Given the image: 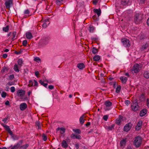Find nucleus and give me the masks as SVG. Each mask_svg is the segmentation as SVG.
<instances>
[{
	"instance_id": "nucleus-58",
	"label": "nucleus",
	"mask_w": 149,
	"mask_h": 149,
	"mask_svg": "<svg viewBox=\"0 0 149 149\" xmlns=\"http://www.w3.org/2000/svg\"><path fill=\"white\" fill-rule=\"evenodd\" d=\"M47 26V23H43L42 25V27L43 28H45Z\"/></svg>"
},
{
	"instance_id": "nucleus-30",
	"label": "nucleus",
	"mask_w": 149,
	"mask_h": 149,
	"mask_svg": "<svg viewBox=\"0 0 149 149\" xmlns=\"http://www.w3.org/2000/svg\"><path fill=\"white\" fill-rule=\"evenodd\" d=\"M40 83L41 84V85H42L46 88H47V83H44V81H42V80H40L39 81Z\"/></svg>"
},
{
	"instance_id": "nucleus-11",
	"label": "nucleus",
	"mask_w": 149,
	"mask_h": 149,
	"mask_svg": "<svg viewBox=\"0 0 149 149\" xmlns=\"http://www.w3.org/2000/svg\"><path fill=\"white\" fill-rule=\"evenodd\" d=\"M27 107V104L25 103H23L21 104L19 107L21 111L24 110Z\"/></svg>"
},
{
	"instance_id": "nucleus-45",
	"label": "nucleus",
	"mask_w": 149,
	"mask_h": 149,
	"mask_svg": "<svg viewBox=\"0 0 149 149\" xmlns=\"http://www.w3.org/2000/svg\"><path fill=\"white\" fill-rule=\"evenodd\" d=\"M108 116L107 115H104L103 117V119L107 121L108 118Z\"/></svg>"
},
{
	"instance_id": "nucleus-27",
	"label": "nucleus",
	"mask_w": 149,
	"mask_h": 149,
	"mask_svg": "<svg viewBox=\"0 0 149 149\" xmlns=\"http://www.w3.org/2000/svg\"><path fill=\"white\" fill-rule=\"evenodd\" d=\"M29 145L27 144L23 146H21V147L19 149H26L29 147Z\"/></svg>"
},
{
	"instance_id": "nucleus-46",
	"label": "nucleus",
	"mask_w": 149,
	"mask_h": 149,
	"mask_svg": "<svg viewBox=\"0 0 149 149\" xmlns=\"http://www.w3.org/2000/svg\"><path fill=\"white\" fill-rule=\"evenodd\" d=\"M139 37L140 40H142L144 39V36L143 35L140 34L139 36Z\"/></svg>"
},
{
	"instance_id": "nucleus-1",
	"label": "nucleus",
	"mask_w": 149,
	"mask_h": 149,
	"mask_svg": "<svg viewBox=\"0 0 149 149\" xmlns=\"http://www.w3.org/2000/svg\"><path fill=\"white\" fill-rule=\"evenodd\" d=\"M143 18V15L140 13H136L134 17V22L136 24H140Z\"/></svg>"
},
{
	"instance_id": "nucleus-63",
	"label": "nucleus",
	"mask_w": 149,
	"mask_h": 149,
	"mask_svg": "<svg viewBox=\"0 0 149 149\" xmlns=\"http://www.w3.org/2000/svg\"><path fill=\"white\" fill-rule=\"evenodd\" d=\"M6 128V130L8 131V132L10 130V129L9 127V126H7L6 127H5Z\"/></svg>"
},
{
	"instance_id": "nucleus-10",
	"label": "nucleus",
	"mask_w": 149,
	"mask_h": 149,
	"mask_svg": "<svg viewBox=\"0 0 149 149\" xmlns=\"http://www.w3.org/2000/svg\"><path fill=\"white\" fill-rule=\"evenodd\" d=\"M142 120H140L137 124V125L136 127V130L137 131H139L142 128Z\"/></svg>"
},
{
	"instance_id": "nucleus-52",
	"label": "nucleus",
	"mask_w": 149,
	"mask_h": 149,
	"mask_svg": "<svg viewBox=\"0 0 149 149\" xmlns=\"http://www.w3.org/2000/svg\"><path fill=\"white\" fill-rule=\"evenodd\" d=\"M34 60L36 62H38L39 61H40V58L38 57H36L34 58Z\"/></svg>"
},
{
	"instance_id": "nucleus-61",
	"label": "nucleus",
	"mask_w": 149,
	"mask_h": 149,
	"mask_svg": "<svg viewBox=\"0 0 149 149\" xmlns=\"http://www.w3.org/2000/svg\"><path fill=\"white\" fill-rule=\"evenodd\" d=\"M8 132L11 135V136H12L13 135V133L10 130L8 131Z\"/></svg>"
},
{
	"instance_id": "nucleus-12",
	"label": "nucleus",
	"mask_w": 149,
	"mask_h": 149,
	"mask_svg": "<svg viewBox=\"0 0 149 149\" xmlns=\"http://www.w3.org/2000/svg\"><path fill=\"white\" fill-rule=\"evenodd\" d=\"M147 113V110L146 109H144L142 110L139 113V115L141 116H145Z\"/></svg>"
},
{
	"instance_id": "nucleus-17",
	"label": "nucleus",
	"mask_w": 149,
	"mask_h": 149,
	"mask_svg": "<svg viewBox=\"0 0 149 149\" xmlns=\"http://www.w3.org/2000/svg\"><path fill=\"white\" fill-rule=\"evenodd\" d=\"M131 129L130 125L129 124H127L124 126V130L125 131L128 132Z\"/></svg>"
},
{
	"instance_id": "nucleus-41",
	"label": "nucleus",
	"mask_w": 149,
	"mask_h": 149,
	"mask_svg": "<svg viewBox=\"0 0 149 149\" xmlns=\"http://www.w3.org/2000/svg\"><path fill=\"white\" fill-rule=\"evenodd\" d=\"M42 137L43 138V140L44 141H45L47 139V136L44 134H43L42 135Z\"/></svg>"
},
{
	"instance_id": "nucleus-64",
	"label": "nucleus",
	"mask_w": 149,
	"mask_h": 149,
	"mask_svg": "<svg viewBox=\"0 0 149 149\" xmlns=\"http://www.w3.org/2000/svg\"><path fill=\"white\" fill-rule=\"evenodd\" d=\"M147 106L148 107H149V100L148 99H147Z\"/></svg>"
},
{
	"instance_id": "nucleus-36",
	"label": "nucleus",
	"mask_w": 149,
	"mask_h": 149,
	"mask_svg": "<svg viewBox=\"0 0 149 149\" xmlns=\"http://www.w3.org/2000/svg\"><path fill=\"white\" fill-rule=\"evenodd\" d=\"M89 31L91 32H93L94 31L95 28L94 27H93L92 25H90L89 26Z\"/></svg>"
},
{
	"instance_id": "nucleus-2",
	"label": "nucleus",
	"mask_w": 149,
	"mask_h": 149,
	"mask_svg": "<svg viewBox=\"0 0 149 149\" xmlns=\"http://www.w3.org/2000/svg\"><path fill=\"white\" fill-rule=\"evenodd\" d=\"M142 138L141 136H137L135 137L134 141V145L136 148H138L141 144Z\"/></svg>"
},
{
	"instance_id": "nucleus-7",
	"label": "nucleus",
	"mask_w": 149,
	"mask_h": 149,
	"mask_svg": "<svg viewBox=\"0 0 149 149\" xmlns=\"http://www.w3.org/2000/svg\"><path fill=\"white\" fill-rule=\"evenodd\" d=\"M23 142V140H20L19 142H17L15 145H14L13 146L11 147L10 149H17L18 148H20Z\"/></svg>"
},
{
	"instance_id": "nucleus-3",
	"label": "nucleus",
	"mask_w": 149,
	"mask_h": 149,
	"mask_svg": "<svg viewBox=\"0 0 149 149\" xmlns=\"http://www.w3.org/2000/svg\"><path fill=\"white\" fill-rule=\"evenodd\" d=\"M132 104L131 105V107L132 110L134 111H136L139 110V106L137 101L133 100L132 101Z\"/></svg>"
},
{
	"instance_id": "nucleus-18",
	"label": "nucleus",
	"mask_w": 149,
	"mask_h": 149,
	"mask_svg": "<svg viewBox=\"0 0 149 149\" xmlns=\"http://www.w3.org/2000/svg\"><path fill=\"white\" fill-rule=\"evenodd\" d=\"M93 11L95 13L97 14L98 17L100 15L101 12L100 9L99 8V9H97L95 8L93 10Z\"/></svg>"
},
{
	"instance_id": "nucleus-34",
	"label": "nucleus",
	"mask_w": 149,
	"mask_h": 149,
	"mask_svg": "<svg viewBox=\"0 0 149 149\" xmlns=\"http://www.w3.org/2000/svg\"><path fill=\"white\" fill-rule=\"evenodd\" d=\"M14 70L16 72H19V70L18 69V66L17 65L15 64L14 67Z\"/></svg>"
},
{
	"instance_id": "nucleus-39",
	"label": "nucleus",
	"mask_w": 149,
	"mask_h": 149,
	"mask_svg": "<svg viewBox=\"0 0 149 149\" xmlns=\"http://www.w3.org/2000/svg\"><path fill=\"white\" fill-rule=\"evenodd\" d=\"M121 87L120 86H118L116 89V93H118L120 92V91L121 90Z\"/></svg>"
},
{
	"instance_id": "nucleus-28",
	"label": "nucleus",
	"mask_w": 149,
	"mask_h": 149,
	"mask_svg": "<svg viewBox=\"0 0 149 149\" xmlns=\"http://www.w3.org/2000/svg\"><path fill=\"white\" fill-rule=\"evenodd\" d=\"M93 59L95 61H98L100 59V57L99 55H95Z\"/></svg>"
},
{
	"instance_id": "nucleus-5",
	"label": "nucleus",
	"mask_w": 149,
	"mask_h": 149,
	"mask_svg": "<svg viewBox=\"0 0 149 149\" xmlns=\"http://www.w3.org/2000/svg\"><path fill=\"white\" fill-rule=\"evenodd\" d=\"M4 3L6 8L8 9H10L11 6L13 5V0H6Z\"/></svg>"
},
{
	"instance_id": "nucleus-37",
	"label": "nucleus",
	"mask_w": 149,
	"mask_h": 149,
	"mask_svg": "<svg viewBox=\"0 0 149 149\" xmlns=\"http://www.w3.org/2000/svg\"><path fill=\"white\" fill-rule=\"evenodd\" d=\"M9 29V26L7 25L6 27H4L3 28V30L5 32H7L8 31Z\"/></svg>"
},
{
	"instance_id": "nucleus-50",
	"label": "nucleus",
	"mask_w": 149,
	"mask_h": 149,
	"mask_svg": "<svg viewBox=\"0 0 149 149\" xmlns=\"http://www.w3.org/2000/svg\"><path fill=\"white\" fill-rule=\"evenodd\" d=\"M75 139H81V136L79 135H76V136H75Z\"/></svg>"
},
{
	"instance_id": "nucleus-8",
	"label": "nucleus",
	"mask_w": 149,
	"mask_h": 149,
	"mask_svg": "<svg viewBox=\"0 0 149 149\" xmlns=\"http://www.w3.org/2000/svg\"><path fill=\"white\" fill-rule=\"evenodd\" d=\"M104 105L106 106L107 108L105 109V110H109L110 109L108 108L111 107L112 105V103L109 101H106L104 102Z\"/></svg>"
},
{
	"instance_id": "nucleus-54",
	"label": "nucleus",
	"mask_w": 149,
	"mask_h": 149,
	"mask_svg": "<svg viewBox=\"0 0 149 149\" xmlns=\"http://www.w3.org/2000/svg\"><path fill=\"white\" fill-rule=\"evenodd\" d=\"M14 78V75L13 74H12V75H10L9 76V79H10L11 80H12V79H13Z\"/></svg>"
},
{
	"instance_id": "nucleus-21",
	"label": "nucleus",
	"mask_w": 149,
	"mask_h": 149,
	"mask_svg": "<svg viewBox=\"0 0 149 149\" xmlns=\"http://www.w3.org/2000/svg\"><path fill=\"white\" fill-rule=\"evenodd\" d=\"M126 138L123 139L120 142V145L122 146L125 145L126 142Z\"/></svg>"
},
{
	"instance_id": "nucleus-42",
	"label": "nucleus",
	"mask_w": 149,
	"mask_h": 149,
	"mask_svg": "<svg viewBox=\"0 0 149 149\" xmlns=\"http://www.w3.org/2000/svg\"><path fill=\"white\" fill-rule=\"evenodd\" d=\"M17 34V32L15 31H14L13 32V38H12V39H16V38H15V36Z\"/></svg>"
},
{
	"instance_id": "nucleus-59",
	"label": "nucleus",
	"mask_w": 149,
	"mask_h": 149,
	"mask_svg": "<svg viewBox=\"0 0 149 149\" xmlns=\"http://www.w3.org/2000/svg\"><path fill=\"white\" fill-rule=\"evenodd\" d=\"M5 104L6 105L8 106L10 105V102L8 100H7L5 102Z\"/></svg>"
},
{
	"instance_id": "nucleus-22",
	"label": "nucleus",
	"mask_w": 149,
	"mask_h": 149,
	"mask_svg": "<svg viewBox=\"0 0 149 149\" xmlns=\"http://www.w3.org/2000/svg\"><path fill=\"white\" fill-rule=\"evenodd\" d=\"M130 0H121V3L123 5H127L130 3Z\"/></svg>"
},
{
	"instance_id": "nucleus-16",
	"label": "nucleus",
	"mask_w": 149,
	"mask_h": 149,
	"mask_svg": "<svg viewBox=\"0 0 149 149\" xmlns=\"http://www.w3.org/2000/svg\"><path fill=\"white\" fill-rule=\"evenodd\" d=\"M120 79L123 84H125L127 82V78L124 76H122L120 78Z\"/></svg>"
},
{
	"instance_id": "nucleus-44",
	"label": "nucleus",
	"mask_w": 149,
	"mask_h": 149,
	"mask_svg": "<svg viewBox=\"0 0 149 149\" xmlns=\"http://www.w3.org/2000/svg\"><path fill=\"white\" fill-rule=\"evenodd\" d=\"M27 43V41L26 40H24L22 42L23 45L24 46H26Z\"/></svg>"
},
{
	"instance_id": "nucleus-31",
	"label": "nucleus",
	"mask_w": 149,
	"mask_h": 149,
	"mask_svg": "<svg viewBox=\"0 0 149 149\" xmlns=\"http://www.w3.org/2000/svg\"><path fill=\"white\" fill-rule=\"evenodd\" d=\"M11 137L14 140H17L19 138V136L14 134Z\"/></svg>"
},
{
	"instance_id": "nucleus-13",
	"label": "nucleus",
	"mask_w": 149,
	"mask_h": 149,
	"mask_svg": "<svg viewBox=\"0 0 149 149\" xmlns=\"http://www.w3.org/2000/svg\"><path fill=\"white\" fill-rule=\"evenodd\" d=\"M149 44L146 43L145 45H143L142 46V48H141V51H145L146 49L148 48V50L147 52H148L149 49Z\"/></svg>"
},
{
	"instance_id": "nucleus-53",
	"label": "nucleus",
	"mask_w": 149,
	"mask_h": 149,
	"mask_svg": "<svg viewBox=\"0 0 149 149\" xmlns=\"http://www.w3.org/2000/svg\"><path fill=\"white\" fill-rule=\"evenodd\" d=\"M10 90L12 93L14 92L15 91V88L14 86H12L10 88Z\"/></svg>"
},
{
	"instance_id": "nucleus-56",
	"label": "nucleus",
	"mask_w": 149,
	"mask_h": 149,
	"mask_svg": "<svg viewBox=\"0 0 149 149\" xmlns=\"http://www.w3.org/2000/svg\"><path fill=\"white\" fill-rule=\"evenodd\" d=\"M8 119V117H6L5 118H4L3 120L2 121L5 123H6L7 122V121Z\"/></svg>"
},
{
	"instance_id": "nucleus-43",
	"label": "nucleus",
	"mask_w": 149,
	"mask_h": 149,
	"mask_svg": "<svg viewBox=\"0 0 149 149\" xmlns=\"http://www.w3.org/2000/svg\"><path fill=\"white\" fill-rule=\"evenodd\" d=\"M33 85V82L32 80H30L29 81V84H28V86L29 87H31Z\"/></svg>"
},
{
	"instance_id": "nucleus-26",
	"label": "nucleus",
	"mask_w": 149,
	"mask_h": 149,
	"mask_svg": "<svg viewBox=\"0 0 149 149\" xmlns=\"http://www.w3.org/2000/svg\"><path fill=\"white\" fill-rule=\"evenodd\" d=\"M115 125L114 124H112L110 126L107 127V129L108 131L112 130L113 129H114V127Z\"/></svg>"
},
{
	"instance_id": "nucleus-48",
	"label": "nucleus",
	"mask_w": 149,
	"mask_h": 149,
	"mask_svg": "<svg viewBox=\"0 0 149 149\" xmlns=\"http://www.w3.org/2000/svg\"><path fill=\"white\" fill-rule=\"evenodd\" d=\"M125 103L127 105H128L130 103V102L128 100H125Z\"/></svg>"
},
{
	"instance_id": "nucleus-32",
	"label": "nucleus",
	"mask_w": 149,
	"mask_h": 149,
	"mask_svg": "<svg viewBox=\"0 0 149 149\" xmlns=\"http://www.w3.org/2000/svg\"><path fill=\"white\" fill-rule=\"evenodd\" d=\"M57 129L58 130H60L61 131L60 132V133L61 134H63L65 132V129L64 128H63V127H61V128L58 127V128Z\"/></svg>"
},
{
	"instance_id": "nucleus-47",
	"label": "nucleus",
	"mask_w": 149,
	"mask_h": 149,
	"mask_svg": "<svg viewBox=\"0 0 149 149\" xmlns=\"http://www.w3.org/2000/svg\"><path fill=\"white\" fill-rule=\"evenodd\" d=\"M74 146L76 148V149H78L79 148V144L78 143L76 142Z\"/></svg>"
},
{
	"instance_id": "nucleus-51",
	"label": "nucleus",
	"mask_w": 149,
	"mask_h": 149,
	"mask_svg": "<svg viewBox=\"0 0 149 149\" xmlns=\"http://www.w3.org/2000/svg\"><path fill=\"white\" fill-rule=\"evenodd\" d=\"M48 88L50 90H52L54 88V86L52 85H49Z\"/></svg>"
},
{
	"instance_id": "nucleus-9",
	"label": "nucleus",
	"mask_w": 149,
	"mask_h": 149,
	"mask_svg": "<svg viewBox=\"0 0 149 149\" xmlns=\"http://www.w3.org/2000/svg\"><path fill=\"white\" fill-rule=\"evenodd\" d=\"M25 94V91L22 89L19 90L17 93V95L18 96L20 97L23 96Z\"/></svg>"
},
{
	"instance_id": "nucleus-62",
	"label": "nucleus",
	"mask_w": 149,
	"mask_h": 149,
	"mask_svg": "<svg viewBox=\"0 0 149 149\" xmlns=\"http://www.w3.org/2000/svg\"><path fill=\"white\" fill-rule=\"evenodd\" d=\"M34 82H35V83H34V86H38V83L37 81L36 80H34Z\"/></svg>"
},
{
	"instance_id": "nucleus-38",
	"label": "nucleus",
	"mask_w": 149,
	"mask_h": 149,
	"mask_svg": "<svg viewBox=\"0 0 149 149\" xmlns=\"http://www.w3.org/2000/svg\"><path fill=\"white\" fill-rule=\"evenodd\" d=\"M72 130L78 134H80L81 133V131L79 129H73Z\"/></svg>"
},
{
	"instance_id": "nucleus-57",
	"label": "nucleus",
	"mask_w": 149,
	"mask_h": 149,
	"mask_svg": "<svg viewBox=\"0 0 149 149\" xmlns=\"http://www.w3.org/2000/svg\"><path fill=\"white\" fill-rule=\"evenodd\" d=\"M14 52L16 54H19L21 53L22 51H20L19 52H18L17 51H15Z\"/></svg>"
},
{
	"instance_id": "nucleus-23",
	"label": "nucleus",
	"mask_w": 149,
	"mask_h": 149,
	"mask_svg": "<svg viewBox=\"0 0 149 149\" xmlns=\"http://www.w3.org/2000/svg\"><path fill=\"white\" fill-rule=\"evenodd\" d=\"M85 117H86L85 114H83L80 118V123L81 124H83L84 122V118Z\"/></svg>"
},
{
	"instance_id": "nucleus-25",
	"label": "nucleus",
	"mask_w": 149,
	"mask_h": 149,
	"mask_svg": "<svg viewBox=\"0 0 149 149\" xmlns=\"http://www.w3.org/2000/svg\"><path fill=\"white\" fill-rule=\"evenodd\" d=\"M145 100V98L144 95L143 94H142L140 96L139 100L141 102L144 101Z\"/></svg>"
},
{
	"instance_id": "nucleus-29",
	"label": "nucleus",
	"mask_w": 149,
	"mask_h": 149,
	"mask_svg": "<svg viewBox=\"0 0 149 149\" xmlns=\"http://www.w3.org/2000/svg\"><path fill=\"white\" fill-rule=\"evenodd\" d=\"M144 77L146 79L149 78V72L148 71H145L144 73Z\"/></svg>"
},
{
	"instance_id": "nucleus-15",
	"label": "nucleus",
	"mask_w": 149,
	"mask_h": 149,
	"mask_svg": "<svg viewBox=\"0 0 149 149\" xmlns=\"http://www.w3.org/2000/svg\"><path fill=\"white\" fill-rule=\"evenodd\" d=\"M9 69V68H8L7 67L5 66H4L2 68L1 72V73L2 74L7 73Z\"/></svg>"
},
{
	"instance_id": "nucleus-49",
	"label": "nucleus",
	"mask_w": 149,
	"mask_h": 149,
	"mask_svg": "<svg viewBox=\"0 0 149 149\" xmlns=\"http://www.w3.org/2000/svg\"><path fill=\"white\" fill-rule=\"evenodd\" d=\"M30 12L28 9L26 10L24 12V14L25 15H28L30 13Z\"/></svg>"
},
{
	"instance_id": "nucleus-14",
	"label": "nucleus",
	"mask_w": 149,
	"mask_h": 149,
	"mask_svg": "<svg viewBox=\"0 0 149 149\" xmlns=\"http://www.w3.org/2000/svg\"><path fill=\"white\" fill-rule=\"evenodd\" d=\"M123 117L120 115L119 116L118 118H117L116 120V123L118 125H120L121 123V120Z\"/></svg>"
},
{
	"instance_id": "nucleus-4",
	"label": "nucleus",
	"mask_w": 149,
	"mask_h": 149,
	"mask_svg": "<svg viewBox=\"0 0 149 149\" xmlns=\"http://www.w3.org/2000/svg\"><path fill=\"white\" fill-rule=\"evenodd\" d=\"M142 67V65L140 64H136L133 68V70L135 73H138Z\"/></svg>"
},
{
	"instance_id": "nucleus-20",
	"label": "nucleus",
	"mask_w": 149,
	"mask_h": 149,
	"mask_svg": "<svg viewBox=\"0 0 149 149\" xmlns=\"http://www.w3.org/2000/svg\"><path fill=\"white\" fill-rule=\"evenodd\" d=\"M62 146L65 148H67L68 146V144L66 141L65 140H63L61 143Z\"/></svg>"
},
{
	"instance_id": "nucleus-55",
	"label": "nucleus",
	"mask_w": 149,
	"mask_h": 149,
	"mask_svg": "<svg viewBox=\"0 0 149 149\" xmlns=\"http://www.w3.org/2000/svg\"><path fill=\"white\" fill-rule=\"evenodd\" d=\"M76 136V135H75L74 134L72 133L71 134L70 137L72 139H75L76 138L75 136Z\"/></svg>"
},
{
	"instance_id": "nucleus-35",
	"label": "nucleus",
	"mask_w": 149,
	"mask_h": 149,
	"mask_svg": "<svg viewBox=\"0 0 149 149\" xmlns=\"http://www.w3.org/2000/svg\"><path fill=\"white\" fill-rule=\"evenodd\" d=\"M17 63L18 65H19L20 67H21L22 64L23 63V61L22 59H19L18 60Z\"/></svg>"
},
{
	"instance_id": "nucleus-6",
	"label": "nucleus",
	"mask_w": 149,
	"mask_h": 149,
	"mask_svg": "<svg viewBox=\"0 0 149 149\" xmlns=\"http://www.w3.org/2000/svg\"><path fill=\"white\" fill-rule=\"evenodd\" d=\"M121 41L124 46L127 47H129L130 46V42L129 40L127 38H123L121 39Z\"/></svg>"
},
{
	"instance_id": "nucleus-24",
	"label": "nucleus",
	"mask_w": 149,
	"mask_h": 149,
	"mask_svg": "<svg viewBox=\"0 0 149 149\" xmlns=\"http://www.w3.org/2000/svg\"><path fill=\"white\" fill-rule=\"evenodd\" d=\"M77 66L80 69H82L85 67L83 63L78 64L77 65Z\"/></svg>"
},
{
	"instance_id": "nucleus-60",
	"label": "nucleus",
	"mask_w": 149,
	"mask_h": 149,
	"mask_svg": "<svg viewBox=\"0 0 149 149\" xmlns=\"http://www.w3.org/2000/svg\"><path fill=\"white\" fill-rule=\"evenodd\" d=\"M36 124L37 126H38V129H41V126L40 125V124L39 123H36Z\"/></svg>"
},
{
	"instance_id": "nucleus-19",
	"label": "nucleus",
	"mask_w": 149,
	"mask_h": 149,
	"mask_svg": "<svg viewBox=\"0 0 149 149\" xmlns=\"http://www.w3.org/2000/svg\"><path fill=\"white\" fill-rule=\"evenodd\" d=\"M26 38L28 39H31L33 38V35L30 32H26Z\"/></svg>"
},
{
	"instance_id": "nucleus-40",
	"label": "nucleus",
	"mask_w": 149,
	"mask_h": 149,
	"mask_svg": "<svg viewBox=\"0 0 149 149\" xmlns=\"http://www.w3.org/2000/svg\"><path fill=\"white\" fill-rule=\"evenodd\" d=\"M7 93L5 92H3L1 94V96L3 98H5L7 95Z\"/></svg>"
},
{
	"instance_id": "nucleus-33",
	"label": "nucleus",
	"mask_w": 149,
	"mask_h": 149,
	"mask_svg": "<svg viewBox=\"0 0 149 149\" xmlns=\"http://www.w3.org/2000/svg\"><path fill=\"white\" fill-rule=\"evenodd\" d=\"M98 52L97 49L95 47H93L92 49V52L93 54H95Z\"/></svg>"
}]
</instances>
